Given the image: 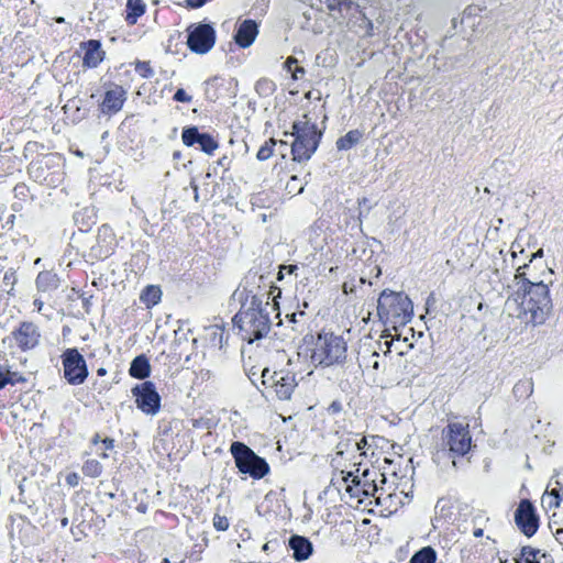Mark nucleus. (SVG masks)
Here are the masks:
<instances>
[{
    "label": "nucleus",
    "instance_id": "1",
    "mask_svg": "<svg viewBox=\"0 0 563 563\" xmlns=\"http://www.w3.org/2000/svg\"><path fill=\"white\" fill-rule=\"evenodd\" d=\"M273 282L264 273L250 269L243 278L242 288H238L233 296L241 303L233 322L239 328L243 341L253 343L265 338L272 328L268 309L275 310L276 298L282 290L272 285Z\"/></svg>",
    "mask_w": 563,
    "mask_h": 563
},
{
    "label": "nucleus",
    "instance_id": "2",
    "mask_svg": "<svg viewBox=\"0 0 563 563\" xmlns=\"http://www.w3.org/2000/svg\"><path fill=\"white\" fill-rule=\"evenodd\" d=\"M552 308L550 290L543 282H538L523 292L512 291L505 302V310L509 317L533 327L543 324Z\"/></svg>",
    "mask_w": 563,
    "mask_h": 563
},
{
    "label": "nucleus",
    "instance_id": "3",
    "mask_svg": "<svg viewBox=\"0 0 563 563\" xmlns=\"http://www.w3.org/2000/svg\"><path fill=\"white\" fill-rule=\"evenodd\" d=\"M291 129L290 135L295 137L291 143L292 159L299 163L309 161L317 151L325 128L318 129L305 113L300 120L292 122Z\"/></svg>",
    "mask_w": 563,
    "mask_h": 563
},
{
    "label": "nucleus",
    "instance_id": "4",
    "mask_svg": "<svg viewBox=\"0 0 563 563\" xmlns=\"http://www.w3.org/2000/svg\"><path fill=\"white\" fill-rule=\"evenodd\" d=\"M472 437L468 426L460 422L449 423L442 430V448L437 450L432 460L440 464L442 460H450L453 467L456 466L455 457L464 456L471 450Z\"/></svg>",
    "mask_w": 563,
    "mask_h": 563
},
{
    "label": "nucleus",
    "instance_id": "5",
    "mask_svg": "<svg viewBox=\"0 0 563 563\" xmlns=\"http://www.w3.org/2000/svg\"><path fill=\"white\" fill-rule=\"evenodd\" d=\"M377 316L384 323L406 324L413 316V306L404 292L385 289L377 299Z\"/></svg>",
    "mask_w": 563,
    "mask_h": 563
},
{
    "label": "nucleus",
    "instance_id": "6",
    "mask_svg": "<svg viewBox=\"0 0 563 563\" xmlns=\"http://www.w3.org/2000/svg\"><path fill=\"white\" fill-rule=\"evenodd\" d=\"M230 453L239 472L247 474L254 479L265 477L271 471L266 460L257 455L244 442L233 441L230 445Z\"/></svg>",
    "mask_w": 563,
    "mask_h": 563
},
{
    "label": "nucleus",
    "instance_id": "7",
    "mask_svg": "<svg viewBox=\"0 0 563 563\" xmlns=\"http://www.w3.org/2000/svg\"><path fill=\"white\" fill-rule=\"evenodd\" d=\"M346 358V342L333 333H319L312 353V360L319 365L328 367L341 364Z\"/></svg>",
    "mask_w": 563,
    "mask_h": 563
},
{
    "label": "nucleus",
    "instance_id": "8",
    "mask_svg": "<svg viewBox=\"0 0 563 563\" xmlns=\"http://www.w3.org/2000/svg\"><path fill=\"white\" fill-rule=\"evenodd\" d=\"M261 380L265 397L278 400H289L298 385L294 373L284 369L271 372L267 367L262 371Z\"/></svg>",
    "mask_w": 563,
    "mask_h": 563
},
{
    "label": "nucleus",
    "instance_id": "9",
    "mask_svg": "<svg viewBox=\"0 0 563 563\" xmlns=\"http://www.w3.org/2000/svg\"><path fill=\"white\" fill-rule=\"evenodd\" d=\"M186 32V44L192 53L200 55L207 54L216 44L217 33L210 23H191Z\"/></svg>",
    "mask_w": 563,
    "mask_h": 563
},
{
    "label": "nucleus",
    "instance_id": "10",
    "mask_svg": "<svg viewBox=\"0 0 563 563\" xmlns=\"http://www.w3.org/2000/svg\"><path fill=\"white\" fill-rule=\"evenodd\" d=\"M64 378L70 385H81L89 375L85 357L76 347H68L62 354Z\"/></svg>",
    "mask_w": 563,
    "mask_h": 563
},
{
    "label": "nucleus",
    "instance_id": "11",
    "mask_svg": "<svg viewBox=\"0 0 563 563\" xmlns=\"http://www.w3.org/2000/svg\"><path fill=\"white\" fill-rule=\"evenodd\" d=\"M135 398L137 409L142 412L155 416L161 410L162 398L156 386L151 380L135 385L131 390Z\"/></svg>",
    "mask_w": 563,
    "mask_h": 563
},
{
    "label": "nucleus",
    "instance_id": "12",
    "mask_svg": "<svg viewBox=\"0 0 563 563\" xmlns=\"http://www.w3.org/2000/svg\"><path fill=\"white\" fill-rule=\"evenodd\" d=\"M514 521L518 530L527 538L533 537L540 527V517L537 508L530 499L519 501L514 514Z\"/></svg>",
    "mask_w": 563,
    "mask_h": 563
},
{
    "label": "nucleus",
    "instance_id": "13",
    "mask_svg": "<svg viewBox=\"0 0 563 563\" xmlns=\"http://www.w3.org/2000/svg\"><path fill=\"white\" fill-rule=\"evenodd\" d=\"M183 143L188 146L198 145L200 151L211 155L219 147L218 141L210 133L201 132L198 126H185L181 131Z\"/></svg>",
    "mask_w": 563,
    "mask_h": 563
},
{
    "label": "nucleus",
    "instance_id": "14",
    "mask_svg": "<svg viewBox=\"0 0 563 563\" xmlns=\"http://www.w3.org/2000/svg\"><path fill=\"white\" fill-rule=\"evenodd\" d=\"M19 349L23 352L38 345L41 333L38 327L30 321H23L12 333Z\"/></svg>",
    "mask_w": 563,
    "mask_h": 563
},
{
    "label": "nucleus",
    "instance_id": "15",
    "mask_svg": "<svg viewBox=\"0 0 563 563\" xmlns=\"http://www.w3.org/2000/svg\"><path fill=\"white\" fill-rule=\"evenodd\" d=\"M360 434L357 433H345L340 438V441L338 442L335 446V456L332 459V465L340 466L341 463L339 461V457H345L346 460L353 462L354 466H360L361 461H356V453H357V443H356V437Z\"/></svg>",
    "mask_w": 563,
    "mask_h": 563
},
{
    "label": "nucleus",
    "instance_id": "16",
    "mask_svg": "<svg viewBox=\"0 0 563 563\" xmlns=\"http://www.w3.org/2000/svg\"><path fill=\"white\" fill-rule=\"evenodd\" d=\"M126 100V91L119 85H112L106 90L103 100L100 104L101 112L113 114L119 112Z\"/></svg>",
    "mask_w": 563,
    "mask_h": 563
},
{
    "label": "nucleus",
    "instance_id": "17",
    "mask_svg": "<svg viewBox=\"0 0 563 563\" xmlns=\"http://www.w3.org/2000/svg\"><path fill=\"white\" fill-rule=\"evenodd\" d=\"M80 48L84 51L82 65L87 68H96L104 58V51L98 40H89L80 43Z\"/></svg>",
    "mask_w": 563,
    "mask_h": 563
},
{
    "label": "nucleus",
    "instance_id": "18",
    "mask_svg": "<svg viewBox=\"0 0 563 563\" xmlns=\"http://www.w3.org/2000/svg\"><path fill=\"white\" fill-rule=\"evenodd\" d=\"M288 550H290L291 556L297 562H303L308 560L313 553V544L309 538L292 534L288 539Z\"/></svg>",
    "mask_w": 563,
    "mask_h": 563
},
{
    "label": "nucleus",
    "instance_id": "19",
    "mask_svg": "<svg viewBox=\"0 0 563 563\" xmlns=\"http://www.w3.org/2000/svg\"><path fill=\"white\" fill-rule=\"evenodd\" d=\"M377 477H382V482H385L384 474L375 470L371 471L365 468L362 474L358 475V479L362 481V489L365 492V497H375L379 504L380 497L383 495V488L378 487L376 483Z\"/></svg>",
    "mask_w": 563,
    "mask_h": 563
},
{
    "label": "nucleus",
    "instance_id": "20",
    "mask_svg": "<svg viewBox=\"0 0 563 563\" xmlns=\"http://www.w3.org/2000/svg\"><path fill=\"white\" fill-rule=\"evenodd\" d=\"M258 34V24L251 19L242 21L234 34L235 43L242 47H250Z\"/></svg>",
    "mask_w": 563,
    "mask_h": 563
},
{
    "label": "nucleus",
    "instance_id": "21",
    "mask_svg": "<svg viewBox=\"0 0 563 563\" xmlns=\"http://www.w3.org/2000/svg\"><path fill=\"white\" fill-rule=\"evenodd\" d=\"M515 563H554V559L550 553L541 552V550L525 545L520 549V553L515 559Z\"/></svg>",
    "mask_w": 563,
    "mask_h": 563
},
{
    "label": "nucleus",
    "instance_id": "22",
    "mask_svg": "<svg viewBox=\"0 0 563 563\" xmlns=\"http://www.w3.org/2000/svg\"><path fill=\"white\" fill-rule=\"evenodd\" d=\"M360 466L354 471H341L342 479L346 484V492L351 497H356L361 501L364 500L365 492L362 489V481L358 479Z\"/></svg>",
    "mask_w": 563,
    "mask_h": 563
},
{
    "label": "nucleus",
    "instance_id": "23",
    "mask_svg": "<svg viewBox=\"0 0 563 563\" xmlns=\"http://www.w3.org/2000/svg\"><path fill=\"white\" fill-rule=\"evenodd\" d=\"M59 276L53 271H42L35 279L36 289L40 292L49 294L60 286Z\"/></svg>",
    "mask_w": 563,
    "mask_h": 563
},
{
    "label": "nucleus",
    "instance_id": "24",
    "mask_svg": "<svg viewBox=\"0 0 563 563\" xmlns=\"http://www.w3.org/2000/svg\"><path fill=\"white\" fill-rule=\"evenodd\" d=\"M129 374L136 379H145L151 375V364L145 354H140L132 360Z\"/></svg>",
    "mask_w": 563,
    "mask_h": 563
},
{
    "label": "nucleus",
    "instance_id": "25",
    "mask_svg": "<svg viewBox=\"0 0 563 563\" xmlns=\"http://www.w3.org/2000/svg\"><path fill=\"white\" fill-rule=\"evenodd\" d=\"M146 4L143 0H126L125 22L129 25L136 24L137 20L145 13Z\"/></svg>",
    "mask_w": 563,
    "mask_h": 563
},
{
    "label": "nucleus",
    "instance_id": "26",
    "mask_svg": "<svg viewBox=\"0 0 563 563\" xmlns=\"http://www.w3.org/2000/svg\"><path fill=\"white\" fill-rule=\"evenodd\" d=\"M362 137H363L362 131H360L357 129L351 130L345 135L338 139V141L335 143L336 148L339 151H349L352 147H354L355 145H357L358 142L362 140Z\"/></svg>",
    "mask_w": 563,
    "mask_h": 563
},
{
    "label": "nucleus",
    "instance_id": "27",
    "mask_svg": "<svg viewBox=\"0 0 563 563\" xmlns=\"http://www.w3.org/2000/svg\"><path fill=\"white\" fill-rule=\"evenodd\" d=\"M437 560V551L431 545H426L412 554L409 563H435Z\"/></svg>",
    "mask_w": 563,
    "mask_h": 563
},
{
    "label": "nucleus",
    "instance_id": "28",
    "mask_svg": "<svg viewBox=\"0 0 563 563\" xmlns=\"http://www.w3.org/2000/svg\"><path fill=\"white\" fill-rule=\"evenodd\" d=\"M26 378L18 372H12L8 367L0 364V389L7 385H15L18 383H25Z\"/></svg>",
    "mask_w": 563,
    "mask_h": 563
},
{
    "label": "nucleus",
    "instance_id": "29",
    "mask_svg": "<svg viewBox=\"0 0 563 563\" xmlns=\"http://www.w3.org/2000/svg\"><path fill=\"white\" fill-rule=\"evenodd\" d=\"M162 297V290L158 286L148 285L146 286L142 294H141V300L144 302L147 307L155 306L159 302Z\"/></svg>",
    "mask_w": 563,
    "mask_h": 563
},
{
    "label": "nucleus",
    "instance_id": "30",
    "mask_svg": "<svg viewBox=\"0 0 563 563\" xmlns=\"http://www.w3.org/2000/svg\"><path fill=\"white\" fill-rule=\"evenodd\" d=\"M255 91L261 98L271 97L276 91V84L272 79L263 77L256 81Z\"/></svg>",
    "mask_w": 563,
    "mask_h": 563
},
{
    "label": "nucleus",
    "instance_id": "31",
    "mask_svg": "<svg viewBox=\"0 0 563 563\" xmlns=\"http://www.w3.org/2000/svg\"><path fill=\"white\" fill-rule=\"evenodd\" d=\"M528 266V264H525L520 267H518L516 274H515V285H516V290L515 291H526L528 289H530V286H533L536 285L538 282H531L529 278H527L526 276V273L523 272V269Z\"/></svg>",
    "mask_w": 563,
    "mask_h": 563
},
{
    "label": "nucleus",
    "instance_id": "32",
    "mask_svg": "<svg viewBox=\"0 0 563 563\" xmlns=\"http://www.w3.org/2000/svg\"><path fill=\"white\" fill-rule=\"evenodd\" d=\"M323 3L330 13L339 12L340 16H342L343 10L349 11L354 5L351 0H324Z\"/></svg>",
    "mask_w": 563,
    "mask_h": 563
},
{
    "label": "nucleus",
    "instance_id": "33",
    "mask_svg": "<svg viewBox=\"0 0 563 563\" xmlns=\"http://www.w3.org/2000/svg\"><path fill=\"white\" fill-rule=\"evenodd\" d=\"M82 473L89 477H98L102 473V465L97 460H87L82 465Z\"/></svg>",
    "mask_w": 563,
    "mask_h": 563
},
{
    "label": "nucleus",
    "instance_id": "34",
    "mask_svg": "<svg viewBox=\"0 0 563 563\" xmlns=\"http://www.w3.org/2000/svg\"><path fill=\"white\" fill-rule=\"evenodd\" d=\"M277 144L275 139L266 141L258 150L256 157L258 161H266L273 155V147Z\"/></svg>",
    "mask_w": 563,
    "mask_h": 563
},
{
    "label": "nucleus",
    "instance_id": "35",
    "mask_svg": "<svg viewBox=\"0 0 563 563\" xmlns=\"http://www.w3.org/2000/svg\"><path fill=\"white\" fill-rule=\"evenodd\" d=\"M357 202H358V206H360V211H358L357 218H358L360 222L362 223L363 218H366L369 214V212L373 209L374 205L366 197L358 198Z\"/></svg>",
    "mask_w": 563,
    "mask_h": 563
},
{
    "label": "nucleus",
    "instance_id": "36",
    "mask_svg": "<svg viewBox=\"0 0 563 563\" xmlns=\"http://www.w3.org/2000/svg\"><path fill=\"white\" fill-rule=\"evenodd\" d=\"M135 71L143 78H151L154 76V70L151 67L150 62H137L135 65Z\"/></svg>",
    "mask_w": 563,
    "mask_h": 563
},
{
    "label": "nucleus",
    "instance_id": "37",
    "mask_svg": "<svg viewBox=\"0 0 563 563\" xmlns=\"http://www.w3.org/2000/svg\"><path fill=\"white\" fill-rule=\"evenodd\" d=\"M224 330L221 328H216L211 335H210V342L213 346H219V349H223L224 344Z\"/></svg>",
    "mask_w": 563,
    "mask_h": 563
},
{
    "label": "nucleus",
    "instance_id": "38",
    "mask_svg": "<svg viewBox=\"0 0 563 563\" xmlns=\"http://www.w3.org/2000/svg\"><path fill=\"white\" fill-rule=\"evenodd\" d=\"M212 523L217 531H227L230 526L229 519L225 516H221L219 514L214 515Z\"/></svg>",
    "mask_w": 563,
    "mask_h": 563
},
{
    "label": "nucleus",
    "instance_id": "39",
    "mask_svg": "<svg viewBox=\"0 0 563 563\" xmlns=\"http://www.w3.org/2000/svg\"><path fill=\"white\" fill-rule=\"evenodd\" d=\"M14 197L19 200H26L30 195V189L24 183H19L13 188Z\"/></svg>",
    "mask_w": 563,
    "mask_h": 563
},
{
    "label": "nucleus",
    "instance_id": "40",
    "mask_svg": "<svg viewBox=\"0 0 563 563\" xmlns=\"http://www.w3.org/2000/svg\"><path fill=\"white\" fill-rule=\"evenodd\" d=\"M547 499L549 507L558 508L561 505L562 497L560 495V492L554 488L551 492H549Z\"/></svg>",
    "mask_w": 563,
    "mask_h": 563
},
{
    "label": "nucleus",
    "instance_id": "41",
    "mask_svg": "<svg viewBox=\"0 0 563 563\" xmlns=\"http://www.w3.org/2000/svg\"><path fill=\"white\" fill-rule=\"evenodd\" d=\"M356 443H357V453H356V459L357 457H362V456H366V453L364 452V449L366 448L367 445V440L364 435H358L356 437Z\"/></svg>",
    "mask_w": 563,
    "mask_h": 563
},
{
    "label": "nucleus",
    "instance_id": "42",
    "mask_svg": "<svg viewBox=\"0 0 563 563\" xmlns=\"http://www.w3.org/2000/svg\"><path fill=\"white\" fill-rule=\"evenodd\" d=\"M219 80V77H212L206 80V96L210 101H216L218 99V96L216 93H211L209 90V86H214Z\"/></svg>",
    "mask_w": 563,
    "mask_h": 563
},
{
    "label": "nucleus",
    "instance_id": "43",
    "mask_svg": "<svg viewBox=\"0 0 563 563\" xmlns=\"http://www.w3.org/2000/svg\"><path fill=\"white\" fill-rule=\"evenodd\" d=\"M173 99L177 102H190L191 96H189L185 89L178 88L173 97Z\"/></svg>",
    "mask_w": 563,
    "mask_h": 563
},
{
    "label": "nucleus",
    "instance_id": "44",
    "mask_svg": "<svg viewBox=\"0 0 563 563\" xmlns=\"http://www.w3.org/2000/svg\"><path fill=\"white\" fill-rule=\"evenodd\" d=\"M367 366H371L374 371H378L380 368V362H379V353L374 351L371 353L368 357V364Z\"/></svg>",
    "mask_w": 563,
    "mask_h": 563
},
{
    "label": "nucleus",
    "instance_id": "45",
    "mask_svg": "<svg viewBox=\"0 0 563 563\" xmlns=\"http://www.w3.org/2000/svg\"><path fill=\"white\" fill-rule=\"evenodd\" d=\"M342 409H343V407H342L341 401L333 400L328 407V412L331 415H338L342 411Z\"/></svg>",
    "mask_w": 563,
    "mask_h": 563
},
{
    "label": "nucleus",
    "instance_id": "46",
    "mask_svg": "<svg viewBox=\"0 0 563 563\" xmlns=\"http://www.w3.org/2000/svg\"><path fill=\"white\" fill-rule=\"evenodd\" d=\"M297 66V58H295L294 56H290L286 59V62L284 63V67L288 70V71H292V66Z\"/></svg>",
    "mask_w": 563,
    "mask_h": 563
},
{
    "label": "nucleus",
    "instance_id": "47",
    "mask_svg": "<svg viewBox=\"0 0 563 563\" xmlns=\"http://www.w3.org/2000/svg\"><path fill=\"white\" fill-rule=\"evenodd\" d=\"M291 73V77L294 80H297L299 78V75H305L306 70L301 66H296Z\"/></svg>",
    "mask_w": 563,
    "mask_h": 563
},
{
    "label": "nucleus",
    "instance_id": "48",
    "mask_svg": "<svg viewBox=\"0 0 563 563\" xmlns=\"http://www.w3.org/2000/svg\"><path fill=\"white\" fill-rule=\"evenodd\" d=\"M101 443L104 446V450H112L114 448V440L112 438L102 439Z\"/></svg>",
    "mask_w": 563,
    "mask_h": 563
},
{
    "label": "nucleus",
    "instance_id": "49",
    "mask_svg": "<svg viewBox=\"0 0 563 563\" xmlns=\"http://www.w3.org/2000/svg\"><path fill=\"white\" fill-rule=\"evenodd\" d=\"M282 269L285 272V274H295L296 271L298 269V266L297 265H280Z\"/></svg>",
    "mask_w": 563,
    "mask_h": 563
},
{
    "label": "nucleus",
    "instance_id": "50",
    "mask_svg": "<svg viewBox=\"0 0 563 563\" xmlns=\"http://www.w3.org/2000/svg\"><path fill=\"white\" fill-rule=\"evenodd\" d=\"M33 306H34V308L36 309L37 312H42V310L44 308V302L41 299L35 298L34 301H33Z\"/></svg>",
    "mask_w": 563,
    "mask_h": 563
},
{
    "label": "nucleus",
    "instance_id": "51",
    "mask_svg": "<svg viewBox=\"0 0 563 563\" xmlns=\"http://www.w3.org/2000/svg\"><path fill=\"white\" fill-rule=\"evenodd\" d=\"M543 256V249H539L537 252L532 253L530 256V262H532L536 258Z\"/></svg>",
    "mask_w": 563,
    "mask_h": 563
},
{
    "label": "nucleus",
    "instance_id": "52",
    "mask_svg": "<svg viewBox=\"0 0 563 563\" xmlns=\"http://www.w3.org/2000/svg\"><path fill=\"white\" fill-rule=\"evenodd\" d=\"M67 483L69 485H73V486L76 485L77 484V476H76V474L68 475L67 476Z\"/></svg>",
    "mask_w": 563,
    "mask_h": 563
},
{
    "label": "nucleus",
    "instance_id": "53",
    "mask_svg": "<svg viewBox=\"0 0 563 563\" xmlns=\"http://www.w3.org/2000/svg\"><path fill=\"white\" fill-rule=\"evenodd\" d=\"M82 305H84V308L86 309V311L88 312L89 311V306L91 305V297L84 298L82 299Z\"/></svg>",
    "mask_w": 563,
    "mask_h": 563
},
{
    "label": "nucleus",
    "instance_id": "54",
    "mask_svg": "<svg viewBox=\"0 0 563 563\" xmlns=\"http://www.w3.org/2000/svg\"><path fill=\"white\" fill-rule=\"evenodd\" d=\"M435 303V297H434V294H430L427 298V302L426 305L429 307L431 305Z\"/></svg>",
    "mask_w": 563,
    "mask_h": 563
},
{
    "label": "nucleus",
    "instance_id": "55",
    "mask_svg": "<svg viewBox=\"0 0 563 563\" xmlns=\"http://www.w3.org/2000/svg\"><path fill=\"white\" fill-rule=\"evenodd\" d=\"M190 186H191V188H192V189H194V191H195V200L197 201V200H198V198H199V195H198V190H199L198 185H196L194 181H191V183H190Z\"/></svg>",
    "mask_w": 563,
    "mask_h": 563
},
{
    "label": "nucleus",
    "instance_id": "56",
    "mask_svg": "<svg viewBox=\"0 0 563 563\" xmlns=\"http://www.w3.org/2000/svg\"><path fill=\"white\" fill-rule=\"evenodd\" d=\"M162 563H186V561H185V560L172 561V560H170V559H168V558H164V559L162 560Z\"/></svg>",
    "mask_w": 563,
    "mask_h": 563
},
{
    "label": "nucleus",
    "instance_id": "57",
    "mask_svg": "<svg viewBox=\"0 0 563 563\" xmlns=\"http://www.w3.org/2000/svg\"><path fill=\"white\" fill-rule=\"evenodd\" d=\"M102 440L100 439V435L99 433H95V435L92 437L91 439V443L92 444H98L99 442H101Z\"/></svg>",
    "mask_w": 563,
    "mask_h": 563
},
{
    "label": "nucleus",
    "instance_id": "58",
    "mask_svg": "<svg viewBox=\"0 0 563 563\" xmlns=\"http://www.w3.org/2000/svg\"><path fill=\"white\" fill-rule=\"evenodd\" d=\"M12 209H13L14 211H19V210H21V209H22V203H21V202H13V203H12Z\"/></svg>",
    "mask_w": 563,
    "mask_h": 563
},
{
    "label": "nucleus",
    "instance_id": "59",
    "mask_svg": "<svg viewBox=\"0 0 563 563\" xmlns=\"http://www.w3.org/2000/svg\"><path fill=\"white\" fill-rule=\"evenodd\" d=\"M473 534H474V537H476V538L482 537V536H483V529H481V528L475 529V530H474V532H473Z\"/></svg>",
    "mask_w": 563,
    "mask_h": 563
},
{
    "label": "nucleus",
    "instance_id": "60",
    "mask_svg": "<svg viewBox=\"0 0 563 563\" xmlns=\"http://www.w3.org/2000/svg\"><path fill=\"white\" fill-rule=\"evenodd\" d=\"M107 374V369L104 367H100L97 369L98 376H104Z\"/></svg>",
    "mask_w": 563,
    "mask_h": 563
},
{
    "label": "nucleus",
    "instance_id": "61",
    "mask_svg": "<svg viewBox=\"0 0 563 563\" xmlns=\"http://www.w3.org/2000/svg\"><path fill=\"white\" fill-rule=\"evenodd\" d=\"M285 272L279 266V271L277 273V280H282L284 278Z\"/></svg>",
    "mask_w": 563,
    "mask_h": 563
},
{
    "label": "nucleus",
    "instance_id": "62",
    "mask_svg": "<svg viewBox=\"0 0 563 563\" xmlns=\"http://www.w3.org/2000/svg\"><path fill=\"white\" fill-rule=\"evenodd\" d=\"M555 536H556V539H559V540H563V529H559V530L556 531Z\"/></svg>",
    "mask_w": 563,
    "mask_h": 563
},
{
    "label": "nucleus",
    "instance_id": "63",
    "mask_svg": "<svg viewBox=\"0 0 563 563\" xmlns=\"http://www.w3.org/2000/svg\"><path fill=\"white\" fill-rule=\"evenodd\" d=\"M296 317H297V313L287 314V318H289V320L291 322H297Z\"/></svg>",
    "mask_w": 563,
    "mask_h": 563
},
{
    "label": "nucleus",
    "instance_id": "64",
    "mask_svg": "<svg viewBox=\"0 0 563 563\" xmlns=\"http://www.w3.org/2000/svg\"><path fill=\"white\" fill-rule=\"evenodd\" d=\"M297 180H298L297 176H292V177L290 178V180L287 183V187H290V186H291V184H292V183H295V181H297Z\"/></svg>",
    "mask_w": 563,
    "mask_h": 563
}]
</instances>
